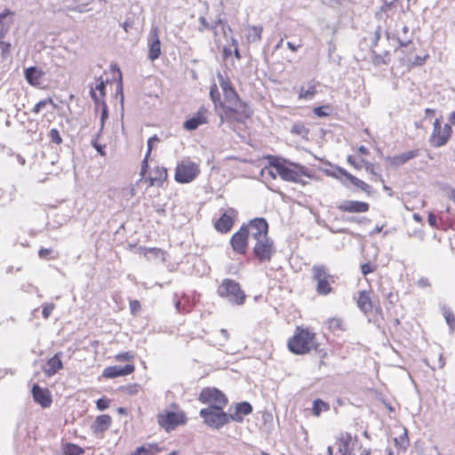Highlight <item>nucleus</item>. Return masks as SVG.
<instances>
[{"mask_svg":"<svg viewBox=\"0 0 455 455\" xmlns=\"http://www.w3.org/2000/svg\"><path fill=\"white\" fill-rule=\"evenodd\" d=\"M63 455H83L84 450L77 444L72 443H66L61 447Z\"/></svg>","mask_w":455,"mask_h":455,"instance_id":"nucleus-32","label":"nucleus"},{"mask_svg":"<svg viewBox=\"0 0 455 455\" xmlns=\"http://www.w3.org/2000/svg\"><path fill=\"white\" fill-rule=\"evenodd\" d=\"M148 156H145V157L142 161L141 168H140V179H142L145 176V174L148 171Z\"/></svg>","mask_w":455,"mask_h":455,"instance_id":"nucleus-58","label":"nucleus"},{"mask_svg":"<svg viewBox=\"0 0 455 455\" xmlns=\"http://www.w3.org/2000/svg\"><path fill=\"white\" fill-rule=\"evenodd\" d=\"M418 156L419 150H409L397 156H387L386 157V161L389 163L390 165L398 167L417 157Z\"/></svg>","mask_w":455,"mask_h":455,"instance_id":"nucleus-22","label":"nucleus"},{"mask_svg":"<svg viewBox=\"0 0 455 455\" xmlns=\"http://www.w3.org/2000/svg\"><path fill=\"white\" fill-rule=\"evenodd\" d=\"M138 449H143V451H141V455H155L156 452L159 451L157 445L153 443H147L141 445L138 447Z\"/></svg>","mask_w":455,"mask_h":455,"instance_id":"nucleus-39","label":"nucleus"},{"mask_svg":"<svg viewBox=\"0 0 455 455\" xmlns=\"http://www.w3.org/2000/svg\"><path fill=\"white\" fill-rule=\"evenodd\" d=\"M154 176L157 180L158 183H162L167 178V171L164 167H156L154 170Z\"/></svg>","mask_w":455,"mask_h":455,"instance_id":"nucleus-43","label":"nucleus"},{"mask_svg":"<svg viewBox=\"0 0 455 455\" xmlns=\"http://www.w3.org/2000/svg\"><path fill=\"white\" fill-rule=\"evenodd\" d=\"M312 280L315 282V291L319 295L326 296L332 291L331 283L333 276L330 274L326 266L322 264L314 265L311 268Z\"/></svg>","mask_w":455,"mask_h":455,"instance_id":"nucleus-6","label":"nucleus"},{"mask_svg":"<svg viewBox=\"0 0 455 455\" xmlns=\"http://www.w3.org/2000/svg\"><path fill=\"white\" fill-rule=\"evenodd\" d=\"M47 104H52V105H53V106L55 105V104L53 103V100H52V98H47V99L42 100L38 101V102L34 106V108H33V109H32L33 113H34V114H38V113L41 111V109H42L43 108H44Z\"/></svg>","mask_w":455,"mask_h":455,"instance_id":"nucleus-44","label":"nucleus"},{"mask_svg":"<svg viewBox=\"0 0 455 455\" xmlns=\"http://www.w3.org/2000/svg\"><path fill=\"white\" fill-rule=\"evenodd\" d=\"M200 173L199 164L190 160H183L175 170V180L179 183H189Z\"/></svg>","mask_w":455,"mask_h":455,"instance_id":"nucleus-7","label":"nucleus"},{"mask_svg":"<svg viewBox=\"0 0 455 455\" xmlns=\"http://www.w3.org/2000/svg\"><path fill=\"white\" fill-rule=\"evenodd\" d=\"M199 401L216 408H224L228 403L226 395L215 387L204 388L199 395Z\"/></svg>","mask_w":455,"mask_h":455,"instance_id":"nucleus-8","label":"nucleus"},{"mask_svg":"<svg viewBox=\"0 0 455 455\" xmlns=\"http://www.w3.org/2000/svg\"><path fill=\"white\" fill-rule=\"evenodd\" d=\"M379 39H380V28L378 27V28L374 32V36L372 37L371 44V52L372 62L377 66L387 64V58H388V52L387 50H383L379 52L375 49L378 46V42L379 41Z\"/></svg>","mask_w":455,"mask_h":455,"instance_id":"nucleus-14","label":"nucleus"},{"mask_svg":"<svg viewBox=\"0 0 455 455\" xmlns=\"http://www.w3.org/2000/svg\"><path fill=\"white\" fill-rule=\"evenodd\" d=\"M157 141H159V139L157 138L156 135H154V136H152V137H150L148 139V151H147V154H146L147 156H149V155L151 153V150H152V148L154 147V144L156 142H157Z\"/></svg>","mask_w":455,"mask_h":455,"instance_id":"nucleus-54","label":"nucleus"},{"mask_svg":"<svg viewBox=\"0 0 455 455\" xmlns=\"http://www.w3.org/2000/svg\"><path fill=\"white\" fill-rule=\"evenodd\" d=\"M111 417L107 414L100 415L96 417L93 424L92 425V430L93 433H103L111 425Z\"/></svg>","mask_w":455,"mask_h":455,"instance_id":"nucleus-27","label":"nucleus"},{"mask_svg":"<svg viewBox=\"0 0 455 455\" xmlns=\"http://www.w3.org/2000/svg\"><path fill=\"white\" fill-rule=\"evenodd\" d=\"M361 270L363 275H366L371 272H373L374 268L371 267L370 263H364L361 266Z\"/></svg>","mask_w":455,"mask_h":455,"instance_id":"nucleus-59","label":"nucleus"},{"mask_svg":"<svg viewBox=\"0 0 455 455\" xmlns=\"http://www.w3.org/2000/svg\"><path fill=\"white\" fill-rule=\"evenodd\" d=\"M157 422L165 431L170 432L177 427L186 424L187 417L182 411H166L158 414Z\"/></svg>","mask_w":455,"mask_h":455,"instance_id":"nucleus-9","label":"nucleus"},{"mask_svg":"<svg viewBox=\"0 0 455 455\" xmlns=\"http://www.w3.org/2000/svg\"><path fill=\"white\" fill-rule=\"evenodd\" d=\"M199 415L204 419V423L210 427L220 429L231 420L243 422V419L236 414H228L223 408L207 407L201 409Z\"/></svg>","mask_w":455,"mask_h":455,"instance_id":"nucleus-3","label":"nucleus"},{"mask_svg":"<svg viewBox=\"0 0 455 455\" xmlns=\"http://www.w3.org/2000/svg\"><path fill=\"white\" fill-rule=\"evenodd\" d=\"M13 24V13L5 9L0 12V38H4Z\"/></svg>","mask_w":455,"mask_h":455,"instance_id":"nucleus-23","label":"nucleus"},{"mask_svg":"<svg viewBox=\"0 0 455 455\" xmlns=\"http://www.w3.org/2000/svg\"><path fill=\"white\" fill-rule=\"evenodd\" d=\"M92 145L101 156H106L105 146L98 143L97 140H92Z\"/></svg>","mask_w":455,"mask_h":455,"instance_id":"nucleus-55","label":"nucleus"},{"mask_svg":"<svg viewBox=\"0 0 455 455\" xmlns=\"http://www.w3.org/2000/svg\"><path fill=\"white\" fill-rule=\"evenodd\" d=\"M326 108H328V107H316L313 109V113L318 117H324L329 115V113L325 111Z\"/></svg>","mask_w":455,"mask_h":455,"instance_id":"nucleus-53","label":"nucleus"},{"mask_svg":"<svg viewBox=\"0 0 455 455\" xmlns=\"http://www.w3.org/2000/svg\"><path fill=\"white\" fill-rule=\"evenodd\" d=\"M52 251L51 249L42 248L39 250L38 255L42 259H46L52 253Z\"/></svg>","mask_w":455,"mask_h":455,"instance_id":"nucleus-64","label":"nucleus"},{"mask_svg":"<svg viewBox=\"0 0 455 455\" xmlns=\"http://www.w3.org/2000/svg\"><path fill=\"white\" fill-rule=\"evenodd\" d=\"M414 32L407 25L396 24L395 32L394 36L395 37L400 47H406L411 44Z\"/></svg>","mask_w":455,"mask_h":455,"instance_id":"nucleus-17","label":"nucleus"},{"mask_svg":"<svg viewBox=\"0 0 455 455\" xmlns=\"http://www.w3.org/2000/svg\"><path fill=\"white\" fill-rule=\"evenodd\" d=\"M61 355L62 353H56L53 356L48 359L44 370L47 376H52L63 368Z\"/></svg>","mask_w":455,"mask_h":455,"instance_id":"nucleus-24","label":"nucleus"},{"mask_svg":"<svg viewBox=\"0 0 455 455\" xmlns=\"http://www.w3.org/2000/svg\"><path fill=\"white\" fill-rule=\"evenodd\" d=\"M269 165L275 168L277 174L285 181L302 183L303 176L310 177L307 167L291 162L285 164L274 156L270 157Z\"/></svg>","mask_w":455,"mask_h":455,"instance_id":"nucleus-1","label":"nucleus"},{"mask_svg":"<svg viewBox=\"0 0 455 455\" xmlns=\"http://www.w3.org/2000/svg\"><path fill=\"white\" fill-rule=\"evenodd\" d=\"M173 303H174V307H175L176 311L178 313H182L183 312V308L181 307V303H180V299H178L177 294L174 295Z\"/></svg>","mask_w":455,"mask_h":455,"instance_id":"nucleus-63","label":"nucleus"},{"mask_svg":"<svg viewBox=\"0 0 455 455\" xmlns=\"http://www.w3.org/2000/svg\"><path fill=\"white\" fill-rule=\"evenodd\" d=\"M337 208L340 212H350V213H363L369 211L370 204L366 202L355 201V200H344L341 201Z\"/></svg>","mask_w":455,"mask_h":455,"instance_id":"nucleus-15","label":"nucleus"},{"mask_svg":"<svg viewBox=\"0 0 455 455\" xmlns=\"http://www.w3.org/2000/svg\"><path fill=\"white\" fill-rule=\"evenodd\" d=\"M217 292L220 297L227 299L233 305H243L246 298L239 283L228 278L221 282L218 287Z\"/></svg>","mask_w":455,"mask_h":455,"instance_id":"nucleus-5","label":"nucleus"},{"mask_svg":"<svg viewBox=\"0 0 455 455\" xmlns=\"http://www.w3.org/2000/svg\"><path fill=\"white\" fill-rule=\"evenodd\" d=\"M97 408L100 411H104L109 406V400L108 398L102 397L97 400L96 402Z\"/></svg>","mask_w":455,"mask_h":455,"instance_id":"nucleus-52","label":"nucleus"},{"mask_svg":"<svg viewBox=\"0 0 455 455\" xmlns=\"http://www.w3.org/2000/svg\"><path fill=\"white\" fill-rule=\"evenodd\" d=\"M116 358L117 361H130L133 358V355L129 352H125L116 355Z\"/></svg>","mask_w":455,"mask_h":455,"instance_id":"nucleus-57","label":"nucleus"},{"mask_svg":"<svg viewBox=\"0 0 455 455\" xmlns=\"http://www.w3.org/2000/svg\"><path fill=\"white\" fill-rule=\"evenodd\" d=\"M362 162L363 163V164L365 165V170L367 172L372 174L373 176L376 177V180H380L383 184H384V180L383 178L381 177V175L378 174L376 172H375V166L373 164L371 163H369V162H365L364 160H362Z\"/></svg>","mask_w":455,"mask_h":455,"instance_id":"nucleus-45","label":"nucleus"},{"mask_svg":"<svg viewBox=\"0 0 455 455\" xmlns=\"http://www.w3.org/2000/svg\"><path fill=\"white\" fill-rule=\"evenodd\" d=\"M217 77H218L220 86L223 93H225V92H227L228 90L229 91V90L233 89L228 79L226 78L222 74L219 73Z\"/></svg>","mask_w":455,"mask_h":455,"instance_id":"nucleus-42","label":"nucleus"},{"mask_svg":"<svg viewBox=\"0 0 455 455\" xmlns=\"http://www.w3.org/2000/svg\"><path fill=\"white\" fill-rule=\"evenodd\" d=\"M253 254L259 262H269L275 254L274 241L270 237L256 241Z\"/></svg>","mask_w":455,"mask_h":455,"instance_id":"nucleus-10","label":"nucleus"},{"mask_svg":"<svg viewBox=\"0 0 455 455\" xmlns=\"http://www.w3.org/2000/svg\"><path fill=\"white\" fill-rule=\"evenodd\" d=\"M133 371L134 365L129 363L124 366L114 365L107 367L104 369L102 375L105 378L114 379L120 376L129 375Z\"/></svg>","mask_w":455,"mask_h":455,"instance_id":"nucleus-21","label":"nucleus"},{"mask_svg":"<svg viewBox=\"0 0 455 455\" xmlns=\"http://www.w3.org/2000/svg\"><path fill=\"white\" fill-rule=\"evenodd\" d=\"M335 446L337 447L338 451L341 455H347L349 451H351L355 447L358 448L357 440L353 438L352 435L348 433L346 435H342L335 443Z\"/></svg>","mask_w":455,"mask_h":455,"instance_id":"nucleus-19","label":"nucleus"},{"mask_svg":"<svg viewBox=\"0 0 455 455\" xmlns=\"http://www.w3.org/2000/svg\"><path fill=\"white\" fill-rule=\"evenodd\" d=\"M248 235L245 232V227L242 226L230 239V244L233 250L238 254L245 253L248 244Z\"/></svg>","mask_w":455,"mask_h":455,"instance_id":"nucleus-16","label":"nucleus"},{"mask_svg":"<svg viewBox=\"0 0 455 455\" xmlns=\"http://www.w3.org/2000/svg\"><path fill=\"white\" fill-rule=\"evenodd\" d=\"M130 310L132 315H137L140 310V303L137 299H133L130 301Z\"/></svg>","mask_w":455,"mask_h":455,"instance_id":"nucleus-51","label":"nucleus"},{"mask_svg":"<svg viewBox=\"0 0 455 455\" xmlns=\"http://www.w3.org/2000/svg\"><path fill=\"white\" fill-rule=\"evenodd\" d=\"M442 310V314L446 321V323L448 324V326L450 327V330L451 331H454L455 329V315H453V312L451 311V309L443 305L441 308Z\"/></svg>","mask_w":455,"mask_h":455,"instance_id":"nucleus-33","label":"nucleus"},{"mask_svg":"<svg viewBox=\"0 0 455 455\" xmlns=\"http://www.w3.org/2000/svg\"><path fill=\"white\" fill-rule=\"evenodd\" d=\"M417 285L421 289H425L430 287L431 283L427 277H421L418 280Z\"/></svg>","mask_w":455,"mask_h":455,"instance_id":"nucleus-56","label":"nucleus"},{"mask_svg":"<svg viewBox=\"0 0 455 455\" xmlns=\"http://www.w3.org/2000/svg\"><path fill=\"white\" fill-rule=\"evenodd\" d=\"M427 221L432 228H435L437 227L436 217L433 212L428 213Z\"/></svg>","mask_w":455,"mask_h":455,"instance_id":"nucleus-60","label":"nucleus"},{"mask_svg":"<svg viewBox=\"0 0 455 455\" xmlns=\"http://www.w3.org/2000/svg\"><path fill=\"white\" fill-rule=\"evenodd\" d=\"M305 130L303 124H293L292 128H291V132L295 133V134H301L302 132Z\"/></svg>","mask_w":455,"mask_h":455,"instance_id":"nucleus-61","label":"nucleus"},{"mask_svg":"<svg viewBox=\"0 0 455 455\" xmlns=\"http://www.w3.org/2000/svg\"><path fill=\"white\" fill-rule=\"evenodd\" d=\"M357 306L365 314L371 311L372 303L369 292L363 291L359 293Z\"/></svg>","mask_w":455,"mask_h":455,"instance_id":"nucleus-30","label":"nucleus"},{"mask_svg":"<svg viewBox=\"0 0 455 455\" xmlns=\"http://www.w3.org/2000/svg\"><path fill=\"white\" fill-rule=\"evenodd\" d=\"M2 44V46L0 47V51H1L2 59L6 60L7 58L10 57L12 45L10 43H6V42H4V44Z\"/></svg>","mask_w":455,"mask_h":455,"instance_id":"nucleus-48","label":"nucleus"},{"mask_svg":"<svg viewBox=\"0 0 455 455\" xmlns=\"http://www.w3.org/2000/svg\"><path fill=\"white\" fill-rule=\"evenodd\" d=\"M330 408V404L320 398L313 401L312 412L315 417H319L322 412L328 411Z\"/></svg>","mask_w":455,"mask_h":455,"instance_id":"nucleus-31","label":"nucleus"},{"mask_svg":"<svg viewBox=\"0 0 455 455\" xmlns=\"http://www.w3.org/2000/svg\"><path fill=\"white\" fill-rule=\"evenodd\" d=\"M148 59L151 61L156 60L161 55V42L159 39L157 28H153L150 31L148 38Z\"/></svg>","mask_w":455,"mask_h":455,"instance_id":"nucleus-18","label":"nucleus"},{"mask_svg":"<svg viewBox=\"0 0 455 455\" xmlns=\"http://www.w3.org/2000/svg\"><path fill=\"white\" fill-rule=\"evenodd\" d=\"M44 75V73L43 70L37 67H29L24 70V76L27 82L33 86L40 84Z\"/></svg>","mask_w":455,"mask_h":455,"instance_id":"nucleus-25","label":"nucleus"},{"mask_svg":"<svg viewBox=\"0 0 455 455\" xmlns=\"http://www.w3.org/2000/svg\"><path fill=\"white\" fill-rule=\"evenodd\" d=\"M316 93L315 85L313 84H308L307 87H301L299 93V98L310 100L314 98Z\"/></svg>","mask_w":455,"mask_h":455,"instance_id":"nucleus-34","label":"nucleus"},{"mask_svg":"<svg viewBox=\"0 0 455 455\" xmlns=\"http://www.w3.org/2000/svg\"><path fill=\"white\" fill-rule=\"evenodd\" d=\"M245 227V232L248 237L259 241L267 237L268 224L264 218H256L249 222Z\"/></svg>","mask_w":455,"mask_h":455,"instance_id":"nucleus-11","label":"nucleus"},{"mask_svg":"<svg viewBox=\"0 0 455 455\" xmlns=\"http://www.w3.org/2000/svg\"><path fill=\"white\" fill-rule=\"evenodd\" d=\"M262 28L252 26L249 28L248 39L251 42H258L261 38Z\"/></svg>","mask_w":455,"mask_h":455,"instance_id":"nucleus-37","label":"nucleus"},{"mask_svg":"<svg viewBox=\"0 0 455 455\" xmlns=\"http://www.w3.org/2000/svg\"><path fill=\"white\" fill-rule=\"evenodd\" d=\"M237 212L234 208H228L215 221L214 228L220 233H228L233 227Z\"/></svg>","mask_w":455,"mask_h":455,"instance_id":"nucleus-13","label":"nucleus"},{"mask_svg":"<svg viewBox=\"0 0 455 455\" xmlns=\"http://www.w3.org/2000/svg\"><path fill=\"white\" fill-rule=\"evenodd\" d=\"M328 328L331 331H342L343 330V321L340 318H331L327 322Z\"/></svg>","mask_w":455,"mask_h":455,"instance_id":"nucleus-38","label":"nucleus"},{"mask_svg":"<svg viewBox=\"0 0 455 455\" xmlns=\"http://www.w3.org/2000/svg\"><path fill=\"white\" fill-rule=\"evenodd\" d=\"M49 138L52 142L56 144H60L62 142L61 136L59 132V131L55 128H52L49 132Z\"/></svg>","mask_w":455,"mask_h":455,"instance_id":"nucleus-46","label":"nucleus"},{"mask_svg":"<svg viewBox=\"0 0 455 455\" xmlns=\"http://www.w3.org/2000/svg\"><path fill=\"white\" fill-rule=\"evenodd\" d=\"M34 401L39 403L43 408H49L52 403L50 391L47 388H42L37 384L32 387Z\"/></svg>","mask_w":455,"mask_h":455,"instance_id":"nucleus-20","label":"nucleus"},{"mask_svg":"<svg viewBox=\"0 0 455 455\" xmlns=\"http://www.w3.org/2000/svg\"><path fill=\"white\" fill-rule=\"evenodd\" d=\"M289 349L296 355H304L317 350L315 334L307 329L297 327L293 337L288 342Z\"/></svg>","mask_w":455,"mask_h":455,"instance_id":"nucleus-2","label":"nucleus"},{"mask_svg":"<svg viewBox=\"0 0 455 455\" xmlns=\"http://www.w3.org/2000/svg\"><path fill=\"white\" fill-rule=\"evenodd\" d=\"M451 127L445 124L441 129H433L428 142L434 148H441L447 144L451 136Z\"/></svg>","mask_w":455,"mask_h":455,"instance_id":"nucleus-12","label":"nucleus"},{"mask_svg":"<svg viewBox=\"0 0 455 455\" xmlns=\"http://www.w3.org/2000/svg\"><path fill=\"white\" fill-rule=\"evenodd\" d=\"M276 171L274 172L270 167H265L260 172V175L265 179L270 178L275 180L276 178Z\"/></svg>","mask_w":455,"mask_h":455,"instance_id":"nucleus-49","label":"nucleus"},{"mask_svg":"<svg viewBox=\"0 0 455 455\" xmlns=\"http://www.w3.org/2000/svg\"><path fill=\"white\" fill-rule=\"evenodd\" d=\"M338 171L342 176L346 177L347 180H348L355 187L360 188L368 195L371 194V187L369 184L352 175L343 168H339Z\"/></svg>","mask_w":455,"mask_h":455,"instance_id":"nucleus-26","label":"nucleus"},{"mask_svg":"<svg viewBox=\"0 0 455 455\" xmlns=\"http://www.w3.org/2000/svg\"><path fill=\"white\" fill-rule=\"evenodd\" d=\"M100 106L102 107V110H101V116H100V131L103 130V127H104V123H105V120L108 118V106L106 104L105 101H101L100 103Z\"/></svg>","mask_w":455,"mask_h":455,"instance_id":"nucleus-47","label":"nucleus"},{"mask_svg":"<svg viewBox=\"0 0 455 455\" xmlns=\"http://www.w3.org/2000/svg\"><path fill=\"white\" fill-rule=\"evenodd\" d=\"M252 411V406L248 402H242L238 403L235 406V412L234 414H236L237 416H241L243 418V415L246 416L251 413Z\"/></svg>","mask_w":455,"mask_h":455,"instance_id":"nucleus-35","label":"nucleus"},{"mask_svg":"<svg viewBox=\"0 0 455 455\" xmlns=\"http://www.w3.org/2000/svg\"><path fill=\"white\" fill-rule=\"evenodd\" d=\"M54 308H55V305L53 303L43 305V310H42L43 317L47 319L51 315V314Z\"/></svg>","mask_w":455,"mask_h":455,"instance_id":"nucleus-50","label":"nucleus"},{"mask_svg":"<svg viewBox=\"0 0 455 455\" xmlns=\"http://www.w3.org/2000/svg\"><path fill=\"white\" fill-rule=\"evenodd\" d=\"M105 89L106 84L100 79V83H98L94 88H91L90 95L97 106H100L101 101H104L103 99L105 97Z\"/></svg>","mask_w":455,"mask_h":455,"instance_id":"nucleus-29","label":"nucleus"},{"mask_svg":"<svg viewBox=\"0 0 455 455\" xmlns=\"http://www.w3.org/2000/svg\"><path fill=\"white\" fill-rule=\"evenodd\" d=\"M395 446L406 450L409 446V438L407 435V430L404 428L403 434L394 439Z\"/></svg>","mask_w":455,"mask_h":455,"instance_id":"nucleus-36","label":"nucleus"},{"mask_svg":"<svg viewBox=\"0 0 455 455\" xmlns=\"http://www.w3.org/2000/svg\"><path fill=\"white\" fill-rule=\"evenodd\" d=\"M224 98L227 105L220 102V110H218V116L220 119V124H223L226 120H230L235 117V115L242 109L245 113L246 104L243 102L235 89L228 90L225 92Z\"/></svg>","mask_w":455,"mask_h":455,"instance_id":"nucleus-4","label":"nucleus"},{"mask_svg":"<svg viewBox=\"0 0 455 455\" xmlns=\"http://www.w3.org/2000/svg\"><path fill=\"white\" fill-rule=\"evenodd\" d=\"M210 96L214 103L215 108L218 109V108L220 107V102H221V100L220 99V93L218 92V87L216 84L211 86Z\"/></svg>","mask_w":455,"mask_h":455,"instance_id":"nucleus-41","label":"nucleus"},{"mask_svg":"<svg viewBox=\"0 0 455 455\" xmlns=\"http://www.w3.org/2000/svg\"><path fill=\"white\" fill-rule=\"evenodd\" d=\"M207 119L203 111H198L197 114L191 118L188 119L183 124V127L188 131H195L200 125L206 124Z\"/></svg>","mask_w":455,"mask_h":455,"instance_id":"nucleus-28","label":"nucleus"},{"mask_svg":"<svg viewBox=\"0 0 455 455\" xmlns=\"http://www.w3.org/2000/svg\"><path fill=\"white\" fill-rule=\"evenodd\" d=\"M347 162L356 169H360L363 166L362 164H363L362 160L356 162L352 156L347 157Z\"/></svg>","mask_w":455,"mask_h":455,"instance_id":"nucleus-62","label":"nucleus"},{"mask_svg":"<svg viewBox=\"0 0 455 455\" xmlns=\"http://www.w3.org/2000/svg\"><path fill=\"white\" fill-rule=\"evenodd\" d=\"M428 57H429L428 54H426L423 57L416 55L413 57V59L408 58L407 63H408V65H411L412 67H420L425 64L426 60Z\"/></svg>","mask_w":455,"mask_h":455,"instance_id":"nucleus-40","label":"nucleus"}]
</instances>
